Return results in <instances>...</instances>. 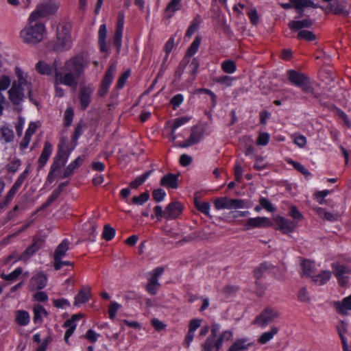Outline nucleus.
<instances>
[{
  "instance_id": "f257e3e1",
  "label": "nucleus",
  "mask_w": 351,
  "mask_h": 351,
  "mask_svg": "<svg viewBox=\"0 0 351 351\" xmlns=\"http://www.w3.org/2000/svg\"><path fill=\"white\" fill-rule=\"evenodd\" d=\"M88 65V62L82 56L70 58L64 62L60 69H56L57 82L68 87L76 88Z\"/></svg>"
},
{
  "instance_id": "f03ea898",
  "label": "nucleus",
  "mask_w": 351,
  "mask_h": 351,
  "mask_svg": "<svg viewBox=\"0 0 351 351\" xmlns=\"http://www.w3.org/2000/svg\"><path fill=\"white\" fill-rule=\"evenodd\" d=\"M14 70L17 81L12 83L11 88L8 91L9 99L12 104L19 105L23 101L25 92H27L29 99L32 101V85L28 73L19 66H16Z\"/></svg>"
},
{
  "instance_id": "7ed1b4c3",
  "label": "nucleus",
  "mask_w": 351,
  "mask_h": 351,
  "mask_svg": "<svg viewBox=\"0 0 351 351\" xmlns=\"http://www.w3.org/2000/svg\"><path fill=\"white\" fill-rule=\"evenodd\" d=\"M29 24L21 30V38L26 43L35 44L40 42L45 32V25L36 21L32 22L29 19Z\"/></svg>"
},
{
  "instance_id": "20e7f679",
  "label": "nucleus",
  "mask_w": 351,
  "mask_h": 351,
  "mask_svg": "<svg viewBox=\"0 0 351 351\" xmlns=\"http://www.w3.org/2000/svg\"><path fill=\"white\" fill-rule=\"evenodd\" d=\"M71 25L69 23L59 24L57 27V40L54 45V49L58 51L71 49L73 40L71 35Z\"/></svg>"
},
{
  "instance_id": "39448f33",
  "label": "nucleus",
  "mask_w": 351,
  "mask_h": 351,
  "mask_svg": "<svg viewBox=\"0 0 351 351\" xmlns=\"http://www.w3.org/2000/svg\"><path fill=\"white\" fill-rule=\"evenodd\" d=\"M59 6V3L54 0H49V1L41 3L37 7L36 10L32 12L29 16V19L33 22L41 16L54 14L58 11Z\"/></svg>"
},
{
  "instance_id": "423d86ee",
  "label": "nucleus",
  "mask_w": 351,
  "mask_h": 351,
  "mask_svg": "<svg viewBox=\"0 0 351 351\" xmlns=\"http://www.w3.org/2000/svg\"><path fill=\"white\" fill-rule=\"evenodd\" d=\"M287 73L289 80L293 84L300 87L305 93H313V88L311 84L310 80L306 75L294 70H289Z\"/></svg>"
},
{
  "instance_id": "0eeeda50",
  "label": "nucleus",
  "mask_w": 351,
  "mask_h": 351,
  "mask_svg": "<svg viewBox=\"0 0 351 351\" xmlns=\"http://www.w3.org/2000/svg\"><path fill=\"white\" fill-rule=\"evenodd\" d=\"M332 268L334 270L335 276L338 279L339 283L341 286L346 285L348 283V275L351 273V268L339 263H333Z\"/></svg>"
},
{
  "instance_id": "6e6552de",
  "label": "nucleus",
  "mask_w": 351,
  "mask_h": 351,
  "mask_svg": "<svg viewBox=\"0 0 351 351\" xmlns=\"http://www.w3.org/2000/svg\"><path fill=\"white\" fill-rule=\"evenodd\" d=\"M272 221L269 218L265 217H256L248 219L244 226V228L246 230H249L256 228H268L272 226Z\"/></svg>"
},
{
  "instance_id": "1a4fd4ad",
  "label": "nucleus",
  "mask_w": 351,
  "mask_h": 351,
  "mask_svg": "<svg viewBox=\"0 0 351 351\" xmlns=\"http://www.w3.org/2000/svg\"><path fill=\"white\" fill-rule=\"evenodd\" d=\"M278 315L279 313L276 309L267 308L256 318L255 322L262 328H265Z\"/></svg>"
},
{
  "instance_id": "9d476101",
  "label": "nucleus",
  "mask_w": 351,
  "mask_h": 351,
  "mask_svg": "<svg viewBox=\"0 0 351 351\" xmlns=\"http://www.w3.org/2000/svg\"><path fill=\"white\" fill-rule=\"evenodd\" d=\"M274 220L278 226L277 228L283 234H288L293 232L297 226L295 221H290L281 216H276Z\"/></svg>"
},
{
  "instance_id": "9b49d317",
  "label": "nucleus",
  "mask_w": 351,
  "mask_h": 351,
  "mask_svg": "<svg viewBox=\"0 0 351 351\" xmlns=\"http://www.w3.org/2000/svg\"><path fill=\"white\" fill-rule=\"evenodd\" d=\"M47 283V278L43 272H38L29 280V289L32 291L43 289Z\"/></svg>"
},
{
  "instance_id": "f8f14e48",
  "label": "nucleus",
  "mask_w": 351,
  "mask_h": 351,
  "mask_svg": "<svg viewBox=\"0 0 351 351\" xmlns=\"http://www.w3.org/2000/svg\"><path fill=\"white\" fill-rule=\"evenodd\" d=\"M93 91L94 88L91 84L84 86L80 88L79 97L83 110H85L90 104Z\"/></svg>"
},
{
  "instance_id": "ddd939ff",
  "label": "nucleus",
  "mask_w": 351,
  "mask_h": 351,
  "mask_svg": "<svg viewBox=\"0 0 351 351\" xmlns=\"http://www.w3.org/2000/svg\"><path fill=\"white\" fill-rule=\"evenodd\" d=\"M183 210V206L178 202L170 203L165 210V218L167 220L176 219Z\"/></svg>"
},
{
  "instance_id": "4468645a",
  "label": "nucleus",
  "mask_w": 351,
  "mask_h": 351,
  "mask_svg": "<svg viewBox=\"0 0 351 351\" xmlns=\"http://www.w3.org/2000/svg\"><path fill=\"white\" fill-rule=\"evenodd\" d=\"M333 307L341 315H349L351 312V294L344 298L341 301L334 302Z\"/></svg>"
},
{
  "instance_id": "2eb2a0df",
  "label": "nucleus",
  "mask_w": 351,
  "mask_h": 351,
  "mask_svg": "<svg viewBox=\"0 0 351 351\" xmlns=\"http://www.w3.org/2000/svg\"><path fill=\"white\" fill-rule=\"evenodd\" d=\"M83 317L82 314H75L71 319H67L64 326L66 328V330L64 334V339L66 342L69 341V339L73 334L77 327V322Z\"/></svg>"
},
{
  "instance_id": "dca6fc26",
  "label": "nucleus",
  "mask_w": 351,
  "mask_h": 351,
  "mask_svg": "<svg viewBox=\"0 0 351 351\" xmlns=\"http://www.w3.org/2000/svg\"><path fill=\"white\" fill-rule=\"evenodd\" d=\"M317 270V266L314 261L309 260H303L301 263V276L304 277L314 276V274Z\"/></svg>"
},
{
  "instance_id": "f3484780",
  "label": "nucleus",
  "mask_w": 351,
  "mask_h": 351,
  "mask_svg": "<svg viewBox=\"0 0 351 351\" xmlns=\"http://www.w3.org/2000/svg\"><path fill=\"white\" fill-rule=\"evenodd\" d=\"M90 298V288L83 287L74 298L73 305L75 306H80L82 304L87 302Z\"/></svg>"
},
{
  "instance_id": "a211bd4d",
  "label": "nucleus",
  "mask_w": 351,
  "mask_h": 351,
  "mask_svg": "<svg viewBox=\"0 0 351 351\" xmlns=\"http://www.w3.org/2000/svg\"><path fill=\"white\" fill-rule=\"evenodd\" d=\"M98 37L100 51L101 52L108 53L109 48L106 43L107 28L105 24H102L99 26Z\"/></svg>"
},
{
  "instance_id": "6ab92c4d",
  "label": "nucleus",
  "mask_w": 351,
  "mask_h": 351,
  "mask_svg": "<svg viewBox=\"0 0 351 351\" xmlns=\"http://www.w3.org/2000/svg\"><path fill=\"white\" fill-rule=\"evenodd\" d=\"M85 156H80L77 157L75 160L71 162L67 167L64 169V173L60 176L62 178H65L71 175H72L75 169H77L80 166H81L84 161Z\"/></svg>"
},
{
  "instance_id": "aec40b11",
  "label": "nucleus",
  "mask_w": 351,
  "mask_h": 351,
  "mask_svg": "<svg viewBox=\"0 0 351 351\" xmlns=\"http://www.w3.org/2000/svg\"><path fill=\"white\" fill-rule=\"evenodd\" d=\"M191 119V117L188 116L182 117L174 119L172 123H168L171 128V135L173 141L176 139V136L175 135L176 130L182 125L186 124Z\"/></svg>"
},
{
  "instance_id": "412c9836",
  "label": "nucleus",
  "mask_w": 351,
  "mask_h": 351,
  "mask_svg": "<svg viewBox=\"0 0 351 351\" xmlns=\"http://www.w3.org/2000/svg\"><path fill=\"white\" fill-rule=\"evenodd\" d=\"M160 184L168 189H176L178 187V176L173 173L165 175L161 179Z\"/></svg>"
},
{
  "instance_id": "4be33fe9",
  "label": "nucleus",
  "mask_w": 351,
  "mask_h": 351,
  "mask_svg": "<svg viewBox=\"0 0 351 351\" xmlns=\"http://www.w3.org/2000/svg\"><path fill=\"white\" fill-rule=\"evenodd\" d=\"M56 68H53L49 64L43 60H40L35 65L36 71L40 75H51L53 74V70Z\"/></svg>"
},
{
  "instance_id": "5701e85b",
  "label": "nucleus",
  "mask_w": 351,
  "mask_h": 351,
  "mask_svg": "<svg viewBox=\"0 0 351 351\" xmlns=\"http://www.w3.org/2000/svg\"><path fill=\"white\" fill-rule=\"evenodd\" d=\"M34 323H42L45 318L48 316L46 309L40 304H36L33 308Z\"/></svg>"
},
{
  "instance_id": "b1692460",
  "label": "nucleus",
  "mask_w": 351,
  "mask_h": 351,
  "mask_svg": "<svg viewBox=\"0 0 351 351\" xmlns=\"http://www.w3.org/2000/svg\"><path fill=\"white\" fill-rule=\"evenodd\" d=\"M15 322L21 326H25L30 322L29 313L24 310H19L15 312Z\"/></svg>"
},
{
  "instance_id": "393cba45",
  "label": "nucleus",
  "mask_w": 351,
  "mask_h": 351,
  "mask_svg": "<svg viewBox=\"0 0 351 351\" xmlns=\"http://www.w3.org/2000/svg\"><path fill=\"white\" fill-rule=\"evenodd\" d=\"M11 84V79L8 75H2L0 77V114L3 110V103L5 97L1 93L2 91L5 90Z\"/></svg>"
},
{
  "instance_id": "a878e982",
  "label": "nucleus",
  "mask_w": 351,
  "mask_h": 351,
  "mask_svg": "<svg viewBox=\"0 0 351 351\" xmlns=\"http://www.w3.org/2000/svg\"><path fill=\"white\" fill-rule=\"evenodd\" d=\"M69 242L67 239L63 240L57 247L54 253V261H59L65 255L69 250Z\"/></svg>"
},
{
  "instance_id": "bb28decb",
  "label": "nucleus",
  "mask_w": 351,
  "mask_h": 351,
  "mask_svg": "<svg viewBox=\"0 0 351 351\" xmlns=\"http://www.w3.org/2000/svg\"><path fill=\"white\" fill-rule=\"evenodd\" d=\"M182 0H171L165 9V14L167 17H172L174 14L182 8Z\"/></svg>"
},
{
  "instance_id": "cd10ccee",
  "label": "nucleus",
  "mask_w": 351,
  "mask_h": 351,
  "mask_svg": "<svg viewBox=\"0 0 351 351\" xmlns=\"http://www.w3.org/2000/svg\"><path fill=\"white\" fill-rule=\"evenodd\" d=\"M313 25L310 19H305L302 21H292L289 23V28L293 31H298L304 27H309Z\"/></svg>"
},
{
  "instance_id": "c85d7f7f",
  "label": "nucleus",
  "mask_w": 351,
  "mask_h": 351,
  "mask_svg": "<svg viewBox=\"0 0 351 351\" xmlns=\"http://www.w3.org/2000/svg\"><path fill=\"white\" fill-rule=\"evenodd\" d=\"M314 210L319 217L327 221L334 222L339 219V215L337 213H332L330 212H326L324 208L320 207H316Z\"/></svg>"
},
{
  "instance_id": "c756f323",
  "label": "nucleus",
  "mask_w": 351,
  "mask_h": 351,
  "mask_svg": "<svg viewBox=\"0 0 351 351\" xmlns=\"http://www.w3.org/2000/svg\"><path fill=\"white\" fill-rule=\"evenodd\" d=\"M67 158L68 157H66L65 159H59L58 160L55 161L53 162V164L51 166V169L47 176V180L49 182H52L54 180V178L58 176V169H60L61 167L63 166L66 162Z\"/></svg>"
},
{
  "instance_id": "7c9ffc66",
  "label": "nucleus",
  "mask_w": 351,
  "mask_h": 351,
  "mask_svg": "<svg viewBox=\"0 0 351 351\" xmlns=\"http://www.w3.org/2000/svg\"><path fill=\"white\" fill-rule=\"evenodd\" d=\"M14 134L13 130L7 125H3L0 128V141L5 143L13 141Z\"/></svg>"
},
{
  "instance_id": "2f4dec72",
  "label": "nucleus",
  "mask_w": 351,
  "mask_h": 351,
  "mask_svg": "<svg viewBox=\"0 0 351 351\" xmlns=\"http://www.w3.org/2000/svg\"><path fill=\"white\" fill-rule=\"evenodd\" d=\"M38 123L35 122H31L29 124V127L27 130H26L23 141L21 143V146L24 148L27 147L31 141V137L34 134V133L36 132V130L38 128Z\"/></svg>"
},
{
  "instance_id": "473e14b6",
  "label": "nucleus",
  "mask_w": 351,
  "mask_h": 351,
  "mask_svg": "<svg viewBox=\"0 0 351 351\" xmlns=\"http://www.w3.org/2000/svg\"><path fill=\"white\" fill-rule=\"evenodd\" d=\"M274 269L273 265L269 263H264L261 264L254 270V276L256 279L261 278L264 274H269Z\"/></svg>"
},
{
  "instance_id": "72a5a7b5",
  "label": "nucleus",
  "mask_w": 351,
  "mask_h": 351,
  "mask_svg": "<svg viewBox=\"0 0 351 351\" xmlns=\"http://www.w3.org/2000/svg\"><path fill=\"white\" fill-rule=\"evenodd\" d=\"M51 153H52L51 144L49 142H45L44 148H43L42 153L38 159V162L40 164L41 166H44L46 164V162L48 160L49 158L50 157Z\"/></svg>"
},
{
  "instance_id": "f704fd0d",
  "label": "nucleus",
  "mask_w": 351,
  "mask_h": 351,
  "mask_svg": "<svg viewBox=\"0 0 351 351\" xmlns=\"http://www.w3.org/2000/svg\"><path fill=\"white\" fill-rule=\"evenodd\" d=\"M331 278V272L328 270H323L319 274L313 276V280L318 285H323Z\"/></svg>"
},
{
  "instance_id": "c9c22d12",
  "label": "nucleus",
  "mask_w": 351,
  "mask_h": 351,
  "mask_svg": "<svg viewBox=\"0 0 351 351\" xmlns=\"http://www.w3.org/2000/svg\"><path fill=\"white\" fill-rule=\"evenodd\" d=\"M291 1L294 8L298 11L300 14H302L304 8H317V5L311 0H291Z\"/></svg>"
},
{
  "instance_id": "e433bc0d",
  "label": "nucleus",
  "mask_w": 351,
  "mask_h": 351,
  "mask_svg": "<svg viewBox=\"0 0 351 351\" xmlns=\"http://www.w3.org/2000/svg\"><path fill=\"white\" fill-rule=\"evenodd\" d=\"M232 199L226 197L217 198L215 201V207L217 210H231Z\"/></svg>"
},
{
  "instance_id": "4c0bfd02",
  "label": "nucleus",
  "mask_w": 351,
  "mask_h": 351,
  "mask_svg": "<svg viewBox=\"0 0 351 351\" xmlns=\"http://www.w3.org/2000/svg\"><path fill=\"white\" fill-rule=\"evenodd\" d=\"M84 231L89 235L88 239L91 241H95L96 223L94 221H88L84 225Z\"/></svg>"
},
{
  "instance_id": "58836bf2",
  "label": "nucleus",
  "mask_w": 351,
  "mask_h": 351,
  "mask_svg": "<svg viewBox=\"0 0 351 351\" xmlns=\"http://www.w3.org/2000/svg\"><path fill=\"white\" fill-rule=\"evenodd\" d=\"M249 346L250 343L247 339H239L231 346L228 351H244L248 348Z\"/></svg>"
},
{
  "instance_id": "ea45409f",
  "label": "nucleus",
  "mask_w": 351,
  "mask_h": 351,
  "mask_svg": "<svg viewBox=\"0 0 351 351\" xmlns=\"http://www.w3.org/2000/svg\"><path fill=\"white\" fill-rule=\"evenodd\" d=\"M194 204L195 208L198 210H199L200 212H202V213L205 214L207 216L210 215V206L208 202H202L197 197H195Z\"/></svg>"
},
{
  "instance_id": "a19ab883",
  "label": "nucleus",
  "mask_w": 351,
  "mask_h": 351,
  "mask_svg": "<svg viewBox=\"0 0 351 351\" xmlns=\"http://www.w3.org/2000/svg\"><path fill=\"white\" fill-rule=\"evenodd\" d=\"M116 70H117V66L115 64L110 65V66L109 67V69H108V71L106 73L104 80H102V84L110 87V86L113 80L114 74L116 73Z\"/></svg>"
},
{
  "instance_id": "79ce46f5",
  "label": "nucleus",
  "mask_w": 351,
  "mask_h": 351,
  "mask_svg": "<svg viewBox=\"0 0 351 351\" xmlns=\"http://www.w3.org/2000/svg\"><path fill=\"white\" fill-rule=\"evenodd\" d=\"M278 332V329L276 327H273L269 331L263 333L259 337V342L262 344H265L272 339L275 335Z\"/></svg>"
},
{
  "instance_id": "37998d69",
  "label": "nucleus",
  "mask_w": 351,
  "mask_h": 351,
  "mask_svg": "<svg viewBox=\"0 0 351 351\" xmlns=\"http://www.w3.org/2000/svg\"><path fill=\"white\" fill-rule=\"evenodd\" d=\"M160 287L158 279L156 278H149V282L147 285L146 289L152 295H156Z\"/></svg>"
},
{
  "instance_id": "c03bdc74",
  "label": "nucleus",
  "mask_w": 351,
  "mask_h": 351,
  "mask_svg": "<svg viewBox=\"0 0 351 351\" xmlns=\"http://www.w3.org/2000/svg\"><path fill=\"white\" fill-rule=\"evenodd\" d=\"M222 70L228 74L234 73L237 70L236 64L231 60H227L221 62Z\"/></svg>"
},
{
  "instance_id": "a18cd8bd",
  "label": "nucleus",
  "mask_w": 351,
  "mask_h": 351,
  "mask_svg": "<svg viewBox=\"0 0 351 351\" xmlns=\"http://www.w3.org/2000/svg\"><path fill=\"white\" fill-rule=\"evenodd\" d=\"M22 272H23V269L19 267L16 268L14 271H12L9 274H5L4 273H2L1 274V277L5 280L14 281L22 274Z\"/></svg>"
},
{
  "instance_id": "49530a36",
  "label": "nucleus",
  "mask_w": 351,
  "mask_h": 351,
  "mask_svg": "<svg viewBox=\"0 0 351 351\" xmlns=\"http://www.w3.org/2000/svg\"><path fill=\"white\" fill-rule=\"evenodd\" d=\"M201 138L200 134L196 132H192L190 138L184 143L180 144V147H186L196 144L201 140Z\"/></svg>"
},
{
  "instance_id": "de8ad7c7",
  "label": "nucleus",
  "mask_w": 351,
  "mask_h": 351,
  "mask_svg": "<svg viewBox=\"0 0 351 351\" xmlns=\"http://www.w3.org/2000/svg\"><path fill=\"white\" fill-rule=\"evenodd\" d=\"M38 248L36 245H32L25 251L17 258V260H22L26 262L36 251Z\"/></svg>"
},
{
  "instance_id": "09e8293b",
  "label": "nucleus",
  "mask_w": 351,
  "mask_h": 351,
  "mask_svg": "<svg viewBox=\"0 0 351 351\" xmlns=\"http://www.w3.org/2000/svg\"><path fill=\"white\" fill-rule=\"evenodd\" d=\"M150 171H147L144 174L137 177L134 181H132L130 186L133 189H136L140 185H141L149 176Z\"/></svg>"
},
{
  "instance_id": "8fccbe9b",
  "label": "nucleus",
  "mask_w": 351,
  "mask_h": 351,
  "mask_svg": "<svg viewBox=\"0 0 351 351\" xmlns=\"http://www.w3.org/2000/svg\"><path fill=\"white\" fill-rule=\"evenodd\" d=\"M270 140V135L268 132H260L256 139V144L259 146L267 145Z\"/></svg>"
},
{
  "instance_id": "3c124183",
  "label": "nucleus",
  "mask_w": 351,
  "mask_h": 351,
  "mask_svg": "<svg viewBox=\"0 0 351 351\" xmlns=\"http://www.w3.org/2000/svg\"><path fill=\"white\" fill-rule=\"evenodd\" d=\"M52 302L53 306L58 308L66 309L71 306L70 302L65 298L54 299Z\"/></svg>"
},
{
  "instance_id": "603ef678",
  "label": "nucleus",
  "mask_w": 351,
  "mask_h": 351,
  "mask_svg": "<svg viewBox=\"0 0 351 351\" xmlns=\"http://www.w3.org/2000/svg\"><path fill=\"white\" fill-rule=\"evenodd\" d=\"M149 198V193L147 192H145V193H141L138 196L133 197V198L132 199V203L134 204H136V205H143L146 202L148 201Z\"/></svg>"
},
{
  "instance_id": "864d4df0",
  "label": "nucleus",
  "mask_w": 351,
  "mask_h": 351,
  "mask_svg": "<svg viewBox=\"0 0 351 351\" xmlns=\"http://www.w3.org/2000/svg\"><path fill=\"white\" fill-rule=\"evenodd\" d=\"M201 38L199 36H197L193 43H191V46L189 47L188 51H187V55L189 56H193L198 50L200 43H201Z\"/></svg>"
},
{
  "instance_id": "5fc2aeb1",
  "label": "nucleus",
  "mask_w": 351,
  "mask_h": 351,
  "mask_svg": "<svg viewBox=\"0 0 351 351\" xmlns=\"http://www.w3.org/2000/svg\"><path fill=\"white\" fill-rule=\"evenodd\" d=\"M30 172L31 167L30 165H28L26 169L20 174L14 184L20 188Z\"/></svg>"
},
{
  "instance_id": "6e6d98bb",
  "label": "nucleus",
  "mask_w": 351,
  "mask_h": 351,
  "mask_svg": "<svg viewBox=\"0 0 351 351\" xmlns=\"http://www.w3.org/2000/svg\"><path fill=\"white\" fill-rule=\"evenodd\" d=\"M115 236V230L110 226L109 225H106L104 226V232L102 233V237L106 241H110Z\"/></svg>"
},
{
  "instance_id": "4d7b16f0",
  "label": "nucleus",
  "mask_w": 351,
  "mask_h": 351,
  "mask_svg": "<svg viewBox=\"0 0 351 351\" xmlns=\"http://www.w3.org/2000/svg\"><path fill=\"white\" fill-rule=\"evenodd\" d=\"M121 306L117 302H111L108 308L109 317L114 319L117 315V311L121 308Z\"/></svg>"
},
{
  "instance_id": "13d9d810",
  "label": "nucleus",
  "mask_w": 351,
  "mask_h": 351,
  "mask_svg": "<svg viewBox=\"0 0 351 351\" xmlns=\"http://www.w3.org/2000/svg\"><path fill=\"white\" fill-rule=\"evenodd\" d=\"M298 37L300 39H304L307 41H312L316 38L315 35L312 32L308 30L300 31L298 34Z\"/></svg>"
},
{
  "instance_id": "bf43d9fd",
  "label": "nucleus",
  "mask_w": 351,
  "mask_h": 351,
  "mask_svg": "<svg viewBox=\"0 0 351 351\" xmlns=\"http://www.w3.org/2000/svg\"><path fill=\"white\" fill-rule=\"evenodd\" d=\"M74 117V112L72 108H67L64 112V125L69 127L71 125Z\"/></svg>"
},
{
  "instance_id": "052dcab7",
  "label": "nucleus",
  "mask_w": 351,
  "mask_h": 351,
  "mask_svg": "<svg viewBox=\"0 0 351 351\" xmlns=\"http://www.w3.org/2000/svg\"><path fill=\"white\" fill-rule=\"evenodd\" d=\"M202 351H213L215 348L214 337H208L202 344Z\"/></svg>"
},
{
  "instance_id": "680f3d73",
  "label": "nucleus",
  "mask_w": 351,
  "mask_h": 351,
  "mask_svg": "<svg viewBox=\"0 0 351 351\" xmlns=\"http://www.w3.org/2000/svg\"><path fill=\"white\" fill-rule=\"evenodd\" d=\"M288 162L302 174L306 176L311 174L310 172L301 163L294 161L293 160H288Z\"/></svg>"
},
{
  "instance_id": "e2e57ef3",
  "label": "nucleus",
  "mask_w": 351,
  "mask_h": 351,
  "mask_svg": "<svg viewBox=\"0 0 351 351\" xmlns=\"http://www.w3.org/2000/svg\"><path fill=\"white\" fill-rule=\"evenodd\" d=\"M289 215L295 220L296 223L303 219V215L294 206L290 207Z\"/></svg>"
},
{
  "instance_id": "0e129e2a",
  "label": "nucleus",
  "mask_w": 351,
  "mask_h": 351,
  "mask_svg": "<svg viewBox=\"0 0 351 351\" xmlns=\"http://www.w3.org/2000/svg\"><path fill=\"white\" fill-rule=\"evenodd\" d=\"M345 332H346L345 324L343 323H342V329L338 328V332H339V335H340L341 342L343 344V351H351L349 350L347 340H346V337H344Z\"/></svg>"
},
{
  "instance_id": "69168bd1",
  "label": "nucleus",
  "mask_w": 351,
  "mask_h": 351,
  "mask_svg": "<svg viewBox=\"0 0 351 351\" xmlns=\"http://www.w3.org/2000/svg\"><path fill=\"white\" fill-rule=\"evenodd\" d=\"M233 80V77L228 75L220 76L215 79V82L226 84L228 86L232 85Z\"/></svg>"
},
{
  "instance_id": "338daca9",
  "label": "nucleus",
  "mask_w": 351,
  "mask_h": 351,
  "mask_svg": "<svg viewBox=\"0 0 351 351\" xmlns=\"http://www.w3.org/2000/svg\"><path fill=\"white\" fill-rule=\"evenodd\" d=\"M202 321L201 319H191L189 324V332L195 334V332L201 326Z\"/></svg>"
},
{
  "instance_id": "774afa93",
  "label": "nucleus",
  "mask_w": 351,
  "mask_h": 351,
  "mask_svg": "<svg viewBox=\"0 0 351 351\" xmlns=\"http://www.w3.org/2000/svg\"><path fill=\"white\" fill-rule=\"evenodd\" d=\"M99 337L100 335L92 329L88 330L85 335V338L92 343H95Z\"/></svg>"
}]
</instances>
